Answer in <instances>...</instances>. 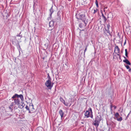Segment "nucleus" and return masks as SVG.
I'll return each mask as SVG.
<instances>
[{"instance_id":"1","label":"nucleus","mask_w":131,"mask_h":131,"mask_svg":"<svg viewBox=\"0 0 131 131\" xmlns=\"http://www.w3.org/2000/svg\"><path fill=\"white\" fill-rule=\"evenodd\" d=\"M84 115L86 118L89 117L92 118H93L92 112L91 107H89L88 110L86 111V112L84 113Z\"/></svg>"},{"instance_id":"2","label":"nucleus","mask_w":131,"mask_h":131,"mask_svg":"<svg viewBox=\"0 0 131 131\" xmlns=\"http://www.w3.org/2000/svg\"><path fill=\"white\" fill-rule=\"evenodd\" d=\"M84 13L83 12H78L76 15V18L78 19H82L84 17Z\"/></svg>"},{"instance_id":"3","label":"nucleus","mask_w":131,"mask_h":131,"mask_svg":"<svg viewBox=\"0 0 131 131\" xmlns=\"http://www.w3.org/2000/svg\"><path fill=\"white\" fill-rule=\"evenodd\" d=\"M51 80H47L45 83V85L49 89H51L53 86V84L51 83Z\"/></svg>"},{"instance_id":"4","label":"nucleus","mask_w":131,"mask_h":131,"mask_svg":"<svg viewBox=\"0 0 131 131\" xmlns=\"http://www.w3.org/2000/svg\"><path fill=\"white\" fill-rule=\"evenodd\" d=\"M114 118L117 121L121 122L123 120L122 117H120L118 113H116L114 115Z\"/></svg>"},{"instance_id":"5","label":"nucleus","mask_w":131,"mask_h":131,"mask_svg":"<svg viewBox=\"0 0 131 131\" xmlns=\"http://www.w3.org/2000/svg\"><path fill=\"white\" fill-rule=\"evenodd\" d=\"M100 121L101 120L99 119L98 117L96 118L95 120L93 122V124L97 127L99 125Z\"/></svg>"},{"instance_id":"6","label":"nucleus","mask_w":131,"mask_h":131,"mask_svg":"<svg viewBox=\"0 0 131 131\" xmlns=\"http://www.w3.org/2000/svg\"><path fill=\"white\" fill-rule=\"evenodd\" d=\"M15 103V105L19 106L20 102V99L19 98H17V99H14Z\"/></svg>"},{"instance_id":"7","label":"nucleus","mask_w":131,"mask_h":131,"mask_svg":"<svg viewBox=\"0 0 131 131\" xmlns=\"http://www.w3.org/2000/svg\"><path fill=\"white\" fill-rule=\"evenodd\" d=\"M60 101L62 103L66 106H68V103H66L65 100L62 97H60Z\"/></svg>"},{"instance_id":"8","label":"nucleus","mask_w":131,"mask_h":131,"mask_svg":"<svg viewBox=\"0 0 131 131\" xmlns=\"http://www.w3.org/2000/svg\"><path fill=\"white\" fill-rule=\"evenodd\" d=\"M120 49L117 46H116L115 48L114 52L115 51L116 53H119Z\"/></svg>"},{"instance_id":"9","label":"nucleus","mask_w":131,"mask_h":131,"mask_svg":"<svg viewBox=\"0 0 131 131\" xmlns=\"http://www.w3.org/2000/svg\"><path fill=\"white\" fill-rule=\"evenodd\" d=\"M59 112V114L61 116V118H62L63 116V115L64 114V113L63 112L62 110H60Z\"/></svg>"},{"instance_id":"10","label":"nucleus","mask_w":131,"mask_h":131,"mask_svg":"<svg viewBox=\"0 0 131 131\" xmlns=\"http://www.w3.org/2000/svg\"><path fill=\"white\" fill-rule=\"evenodd\" d=\"M54 21H51L49 22V27H53L54 25Z\"/></svg>"},{"instance_id":"11","label":"nucleus","mask_w":131,"mask_h":131,"mask_svg":"<svg viewBox=\"0 0 131 131\" xmlns=\"http://www.w3.org/2000/svg\"><path fill=\"white\" fill-rule=\"evenodd\" d=\"M123 61L124 62L126 63L127 64H128L129 65H131V63L127 59H126L125 60H123Z\"/></svg>"},{"instance_id":"12","label":"nucleus","mask_w":131,"mask_h":131,"mask_svg":"<svg viewBox=\"0 0 131 131\" xmlns=\"http://www.w3.org/2000/svg\"><path fill=\"white\" fill-rule=\"evenodd\" d=\"M50 16L51 17L52 14L54 12V10L52 8V7L50 9Z\"/></svg>"},{"instance_id":"13","label":"nucleus","mask_w":131,"mask_h":131,"mask_svg":"<svg viewBox=\"0 0 131 131\" xmlns=\"http://www.w3.org/2000/svg\"><path fill=\"white\" fill-rule=\"evenodd\" d=\"M20 97L22 101H23L24 100V98L23 95L22 94L19 95H18L17 98Z\"/></svg>"},{"instance_id":"14","label":"nucleus","mask_w":131,"mask_h":131,"mask_svg":"<svg viewBox=\"0 0 131 131\" xmlns=\"http://www.w3.org/2000/svg\"><path fill=\"white\" fill-rule=\"evenodd\" d=\"M21 103L22 104L20 106L19 105V106H18L20 108H23L24 107L25 104L24 103L23 101L21 102Z\"/></svg>"},{"instance_id":"15","label":"nucleus","mask_w":131,"mask_h":131,"mask_svg":"<svg viewBox=\"0 0 131 131\" xmlns=\"http://www.w3.org/2000/svg\"><path fill=\"white\" fill-rule=\"evenodd\" d=\"M18 94H15L14 95H13L12 97V99H16V97H17Z\"/></svg>"},{"instance_id":"16","label":"nucleus","mask_w":131,"mask_h":131,"mask_svg":"<svg viewBox=\"0 0 131 131\" xmlns=\"http://www.w3.org/2000/svg\"><path fill=\"white\" fill-rule=\"evenodd\" d=\"M72 99H70V98H69V99H68L67 100V102H66V103H67L68 106V105L70 103V102L71 101Z\"/></svg>"},{"instance_id":"17","label":"nucleus","mask_w":131,"mask_h":131,"mask_svg":"<svg viewBox=\"0 0 131 131\" xmlns=\"http://www.w3.org/2000/svg\"><path fill=\"white\" fill-rule=\"evenodd\" d=\"M125 55L126 57H128V52L127 51V49H125Z\"/></svg>"},{"instance_id":"18","label":"nucleus","mask_w":131,"mask_h":131,"mask_svg":"<svg viewBox=\"0 0 131 131\" xmlns=\"http://www.w3.org/2000/svg\"><path fill=\"white\" fill-rule=\"evenodd\" d=\"M21 33V32H20L19 34H17L16 35L17 37H20V38H21L22 37V35H20Z\"/></svg>"},{"instance_id":"19","label":"nucleus","mask_w":131,"mask_h":131,"mask_svg":"<svg viewBox=\"0 0 131 131\" xmlns=\"http://www.w3.org/2000/svg\"><path fill=\"white\" fill-rule=\"evenodd\" d=\"M95 3L96 4L97 7H99V5H98V2L97 1V0H96V1L95 2Z\"/></svg>"},{"instance_id":"20","label":"nucleus","mask_w":131,"mask_h":131,"mask_svg":"<svg viewBox=\"0 0 131 131\" xmlns=\"http://www.w3.org/2000/svg\"><path fill=\"white\" fill-rule=\"evenodd\" d=\"M106 30L107 31V32L108 33V35H111L110 31H109V29H107V30Z\"/></svg>"},{"instance_id":"21","label":"nucleus","mask_w":131,"mask_h":131,"mask_svg":"<svg viewBox=\"0 0 131 131\" xmlns=\"http://www.w3.org/2000/svg\"><path fill=\"white\" fill-rule=\"evenodd\" d=\"M103 20H104V22H106V20L107 19L106 18L105 16H104V17H103Z\"/></svg>"},{"instance_id":"22","label":"nucleus","mask_w":131,"mask_h":131,"mask_svg":"<svg viewBox=\"0 0 131 131\" xmlns=\"http://www.w3.org/2000/svg\"><path fill=\"white\" fill-rule=\"evenodd\" d=\"M13 107L12 108L10 106H9V108L10 109V111H12V110H13Z\"/></svg>"},{"instance_id":"23","label":"nucleus","mask_w":131,"mask_h":131,"mask_svg":"<svg viewBox=\"0 0 131 131\" xmlns=\"http://www.w3.org/2000/svg\"><path fill=\"white\" fill-rule=\"evenodd\" d=\"M25 108L26 109L28 110H29V109L28 107V106L27 105H26L25 107Z\"/></svg>"},{"instance_id":"24","label":"nucleus","mask_w":131,"mask_h":131,"mask_svg":"<svg viewBox=\"0 0 131 131\" xmlns=\"http://www.w3.org/2000/svg\"><path fill=\"white\" fill-rule=\"evenodd\" d=\"M125 66L126 67V68L127 69H129L130 68V67L129 66L127 65H125Z\"/></svg>"},{"instance_id":"25","label":"nucleus","mask_w":131,"mask_h":131,"mask_svg":"<svg viewBox=\"0 0 131 131\" xmlns=\"http://www.w3.org/2000/svg\"><path fill=\"white\" fill-rule=\"evenodd\" d=\"M14 105V103L12 102L10 104V106L12 107Z\"/></svg>"},{"instance_id":"26","label":"nucleus","mask_w":131,"mask_h":131,"mask_svg":"<svg viewBox=\"0 0 131 131\" xmlns=\"http://www.w3.org/2000/svg\"><path fill=\"white\" fill-rule=\"evenodd\" d=\"M107 29H109L110 27V25H109L108 24V25H107Z\"/></svg>"},{"instance_id":"27","label":"nucleus","mask_w":131,"mask_h":131,"mask_svg":"<svg viewBox=\"0 0 131 131\" xmlns=\"http://www.w3.org/2000/svg\"><path fill=\"white\" fill-rule=\"evenodd\" d=\"M48 80H50H50H51V78H50V76H49V74H48Z\"/></svg>"},{"instance_id":"28","label":"nucleus","mask_w":131,"mask_h":131,"mask_svg":"<svg viewBox=\"0 0 131 131\" xmlns=\"http://www.w3.org/2000/svg\"><path fill=\"white\" fill-rule=\"evenodd\" d=\"M79 27L80 28H82V24H80L79 25Z\"/></svg>"},{"instance_id":"29","label":"nucleus","mask_w":131,"mask_h":131,"mask_svg":"<svg viewBox=\"0 0 131 131\" xmlns=\"http://www.w3.org/2000/svg\"><path fill=\"white\" fill-rule=\"evenodd\" d=\"M97 12V10H96L95 9H94V12H93V14H95V13H96V12Z\"/></svg>"},{"instance_id":"30","label":"nucleus","mask_w":131,"mask_h":131,"mask_svg":"<svg viewBox=\"0 0 131 131\" xmlns=\"http://www.w3.org/2000/svg\"><path fill=\"white\" fill-rule=\"evenodd\" d=\"M51 18V17L50 16V17H49L48 18H47L48 20H50Z\"/></svg>"},{"instance_id":"31","label":"nucleus","mask_w":131,"mask_h":131,"mask_svg":"<svg viewBox=\"0 0 131 131\" xmlns=\"http://www.w3.org/2000/svg\"><path fill=\"white\" fill-rule=\"evenodd\" d=\"M87 49V46H86V47L85 48V50H84V53H85V52L86 51Z\"/></svg>"},{"instance_id":"32","label":"nucleus","mask_w":131,"mask_h":131,"mask_svg":"<svg viewBox=\"0 0 131 131\" xmlns=\"http://www.w3.org/2000/svg\"><path fill=\"white\" fill-rule=\"evenodd\" d=\"M44 45H45V46H46L47 48L48 47V45H47L46 43Z\"/></svg>"},{"instance_id":"33","label":"nucleus","mask_w":131,"mask_h":131,"mask_svg":"<svg viewBox=\"0 0 131 131\" xmlns=\"http://www.w3.org/2000/svg\"><path fill=\"white\" fill-rule=\"evenodd\" d=\"M112 105H111L110 106V109L111 110H112Z\"/></svg>"},{"instance_id":"34","label":"nucleus","mask_w":131,"mask_h":131,"mask_svg":"<svg viewBox=\"0 0 131 131\" xmlns=\"http://www.w3.org/2000/svg\"><path fill=\"white\" fill-rule=\"evenodd\" d=\"M128 71L129 72H131V69L129 68L128 70Z\"/></svg>"},{"instance_id":"35","label":"nucleus","mask_w":131,"mask_h":131,"mask_svg":"<svg viewBox=\"0 0 131 131\" xmlns=\"http://www.w3.org/2000/svg\"><path fill=\"white\" fill-rule=\"evenodd\" d=\"M113 107H114V108L115 109L116 108V106H113Z\"/></svg>"},{"instance_id":"36","label":"nucleus","mask_w":131,"mask_h":131,"mask_svg":"<svg viewBox=\"0 0 131 131\" xmlns=\"http://www.w3.org/2000/svg\"><path fill=\"white\" fill-rule=\"evenodd\" d=\"M104 15L103 14H102V17H104Z\"/></svg>"},{"instance_id":"37","label":"nucleus","mask_w":131,"mask_h":131,"mask_svg":"<svg viewBox=\"0 0 131 131\" xmlns=\"http://www.w3.org/2000/svg\"><path fill=\"white\" fill-rule=\"evenodd\" d=\"M126 43V40L125 41L124 43V45H125Z\"/></svg>"},{"instance_id":"38","label":"nucleus","mask_w":131,"mask_h":131,"mask_svg":"<svg viewBox=\"0 0 131 131\" xmlns=\"http://www.w3.org/2000/svg\"><path fill=\"white\" fill-rule=\"evenodd\" d=\"M28 111H29V113H31V112H30V110H28Z\"/></svg>"},{"instance_id":"39","label":"nucleus","mask_w":131,"mask_h":131,"mask_svg":"<svg viewBox=\"0 0 131 131\" xmlns=\"http://www.w3.org/2000/svg\"><path fill=\"white\" fill-rule=\"evenodd\" d=\"M117 55L118 56H120V55L119 54H118V53H117Z\"/></svg>"},{"instance_id":"40","label":"nucleus","mask_w":131,"mask_h":131,"mask_svg":"<svg viewBox=\"0 0 131 131\" xmlns=\"http://www.w3.org/2000/svg\"><path fill=\"white\" fill-rule=\"evenodd\" d=\"M124 58L125 59H126V57H124Z\"/></svg>"},{"instance_id":"41","label":"nucleus","mask_w":131,"mask_h":131,"mask_svg":"<svg viewBox=\"0 0 131 131\" xmlns=\"http://www.w3.org/2000/svg\"><path fill=\"white\" fill-rule=\"evenodd\" d=\"M32 106L33 107V105L32 104Z\"/></svg>"},{"instance_id":"42","label":"nucleus","mask_w":131,"mask_h":131,"mask_svg":"<svg viewBox=\"0 0 131 131\" xmlns=\"http://www.w3.org/2000/svg\"><path fill=\"white\" fill-rule=\"evenodd\" d=\"M49 30H52V29H49Z\"/></svg>"},{"instance_id":"43","label":"nucleus","mask_w":131,"mask_h":131,"mask_svg":"<svg viewBox=\"0 0 131 131\" xmlns=\"http://www.w3.org/2000/svg\"><path fill=\"white\" fill-rule=\"evenodd\" d=\"M71 105V104H70V106Z\"/></svg>"},{"instance_id":"44","label":"nucleus","mask_w":131,"mask_h":131,"mask_svg":"<svg viewBox=\"0 0 131 131\" xmlns=\"http://www.w3.org/2000/svg\"><path fill=\"white\" fill-rule=\"evenodd\" d=\"M85 24H86L85 22Z\"/></svg>"}]
</instances>
